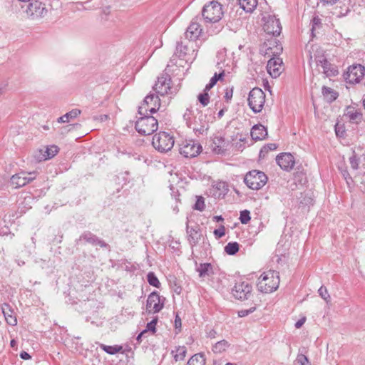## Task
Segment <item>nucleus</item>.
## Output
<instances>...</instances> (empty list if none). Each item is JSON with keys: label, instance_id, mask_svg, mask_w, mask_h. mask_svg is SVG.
I'll return each instance as SVG.
<instances>
[{"label": "nucleus", "instance_id": "0eeeda50", "mask_svg": "<svg viewBox=\"0 0 365 365\" xmlns=\"http://www.w3.org/2000/svg\"><path fill=\"white\" fill-rule=\"evenodd\" d=\"M207 116L201 110H197L194 115L193 120L190 125V128L193 130L196 135H206L209 128Z\"/></svg>", "mask_w": 365, "mask_h": 365}, {"label": "nucleus", "instance_id": "f3484780", "mask_svg": "<svg viewBox=\"0 0 365 365\" xmlns=\"http://www.w3.org/2000/svg\"><path fill=\"white\" fill-rule=\"evenodd\" d=\"M163 306L164 304L160 302V297L157 292H153L149 294L146 304L149 312L153 310V313H158L163 308Z\"/></svg>", "mask_w": 365, "mask_h": 365}, {"label": "nucleus", "instance_id": "c756f323", "mask_svg": "<svg viewBox=\"0 0 365 365\" xmlns=\"http://www.w3.org/2000/svg\"><path fill=\"white\" fill-rule=\"evenodd\" d=\"M81 113V110L77 108L73 109L71 111L66 113L65 115L59 117L57 120L58 123H67L71 119L76 118L78 115Z\"/></svg>", "mask_w": 365, "mask_h": 365}, {"label": "nucleus", "instance_id": "0e129e2a", "mask_svg": "<svg viewBox=\"0 0 365 365\" xmlns=\"http://www.w3.org/2000/svg\"><path fill=\"white\" fill-rule=\"evenodd\" d=\"M214 218L215 219V220L217 222H220V221H223V218L221 215L220 216H215Z\"/></svg>", "mask_w": 365, "mask_h": 365}, {"label": "nucleus", "instance_id": "f03ea898", "mask_svg": "<svg viewBox=\"0 0 365 365\" xmlns=\"http://www.w3.org/2000/svg\"><path fill=\"white\" fill-rule=\"evenodd\" d=\"M140 115L135 125V130L138 133L142 135H148L158 130V123L157 119L153 116L148 115L147 113H144V115Z\"/></svg>", "mask_w": 365, "mask_h": 365}, {"label": "nucleus", "instance_id": "f704fd0d", "mask_svg": "<svg viewBox=\"0 0 365 365\" xmlns=\"http://www.w3.org/2000/svg\"><path fill=\"white\" fill-rule=\"evenodd\" d=\"M230 346L229 343L226 340H221L217 341L212 348V351L215 353H222L226 350Z\"/></svg>", "mask_w": 365, "mask_h": 365}, {"label": "nucleus", "instance_id": "a878e982", "mask_svg": "<svg viewBox=\"0 0 365 365\" xmlns=\"http://www.w3.org/2000/svg\"><path fill=\"white\" fill-rule=\"evenodd\" d=\"M196 271L199 273V277L205 278L214 274L213 266L210 263H200L196 268Z\"/></svg>", "mask_w": 365, "mask_h": 365}, {"label": "nucleus", "instance_id": "5701e85b", "mask_svg": "<svg viewBox=\"0 0 365 365\" xmlns=\"http://www.w3.org/2000/svg\"><path fill=\"white\" fill-rule=\"evenodd\" d=\"M267 128L261 125H255L251 129V137L255 140H262L267 135Z\"/></svg>", "mask_w": 365, "mask_h": 365}, {"label": "nucleus", "instance_id": "13d9d810", "mask_svg": "<svg viewBox=\"0 0 365 365\" xmlns=\"http://www.w3.org/2000/svg\"><path fill=\"white\" fill-rule=\"evenodd\" d=\"M20 357L22 359H24V360H28V359H30L31 358V356H30V354L29 353H27L26 351H21L20 353Z\"/></svg>", "mask_w": 365, "mask_h": 365}, {"label": "nucleus", "instance_id": "20e7f679", "mask_svg": "<svg viewBox=\"0 0 365 365\" xmlns=\"http://www.w3.org/2000/svg\"><path fill=\"white\" fill-rule=\"evenodd\" d=\"M174 138L166 132H160L153 137V147L160 153L170 150L174 145Z\"/></svg>", "mask_w": 365, "mask_h": 365}, {"label": "nucleus", "instance_id": "9b49d317", "mask_svg": "<svg viewBox=\"0 0 365 365\" xmlns=\"http://www.w3.org/2000/svg\"><path fill=\"white\" fill-rule=\"evenodd\" d=\"M365 68L361 64L349 66L344 75L346 81L349 83H357L364 77Z\"/></svg>", "mask_w": 365, "mask_h": 365}, {"label": "nucleus", "instance_id": "4d7b16f0", "mask_svg": "<svg viewBox=\"0 0 365 365\" xmlns=\"http://www.w3.org/2000/svg\"><path fill=\"white\" fill-rule=\"evenodd\" d=\"M320 1L324 4V5H330V6H332L335 4H336L339 0H320Z\"/></svg>", "mask_w": 365, "mask_h": 365}, {"label": "nucleus", "instance_id": "423d86ee", "mask_svg": "<svg viewBox=\"0 0 365 365\" xmlns=\"http://www.w3.org/2000/svg\"><path fill=\"white\" fill-rule=\"evenodd\" d=\"M248 105L252 110L255 113H259L265 102V93L259 88H252L248 96Z\"/></svg>", "mask_w": 365, "mask_h": 365}, {"label": "nucleus", "instance_id": "774afa93", "mask_svg": "<svg viewBox=\"0 0 365 365\" xmlns=\"http://www.w3.org/2000/svg\"><path fill=\"white\" fill-rule=\"evenodd\" d=\"M318 21H319V19H317V18H314V19H313V22H314V24H317Z\"/></svg>", "mask_w": 365, "mask_h": 365}, {"label": "nucleus", "instance_id": "603ef678", "mask_svg": "<svg viewBox=\"0 0 365 365\" xmlns=\"http://www.w3.org/2000/svg\"><path fill=\"white\" fill-rule=\"evenodd\" d=\"M256 309L255 307H251L250 309H242L240 311L238 312V316L240 317H246L247 316L248 314L252 313L255 312V310Z\"/></svg>", "mask_w": 365, "mask_h": 365}, {"label": "nucleus", "instance_id": "cd10ccee", "mask_svg": "<svg viewBox=\"0 0 365 365\" xmlns=\"http://www.w3.org/2000/svg\"><path fill=\"white\" fill-rule=\"evenodd\" d=\"M240 6L246 12H252L257 6V0H237Z\"/></svg>", "mask_w": 365, "mask_h": 365}, {"label": "nucleus", "instance_id": "f8f14e48", "mask_svg": "<svg viewBox=\"0 0 365 365\" xmlns=\"http://www.w3.org/2000/svg\"><path fill=\"white\" fill-rule=\"evenodd\" d=\"M171 78L167 73H163L158 78L153 86L154 91L160 96L172 93L170 87Z\"/></svg>", "mask_w": 365, "mask_h": 365}, {"label": "nucleus", "instance_id": "1a4fd4ad", "mask_svg": "<svg viewBox=\"0 0 365 365\" xmlns=\"http://www.w3.org/2000/svg\"><path fill=\"white\" fill-rule=\"evenodd\" d=\"M180 153L185 158H195L202 151V146L193 140L183 141L180 145Z\"/></svg>", "mask_w": 365, "mask_h": 365}, {"label": "nucleus", "instance_id": "412c9836", "mask_svg": "<svg viewBox=\"0 0 365 365\" xmlns=\"http://www.w3.org/2000/svg\"><path fill=\"white\" fill-rule=\"evenodd\" d=\"M83 240L85 242L92 245H99L103 248H108L109 245L98 237L96 235L89 231H86L79 237V241Z\"/></svg>", "mask_w": 365, "mask_h": 365}, {"label": "nucleus", "instance_id": "ddd939ff", "mask_svg": "<svg viewBox=\"0 0 365 365\" xmlns=\"http://www.w3.org/2000/svg\"><path fill=\"white\" fill-rule=\"evenodd\" d=\"M251 292L252 286L246 282H237L232 290L234 297L240 300L247 299Z\"/></svg>", "mask_w": 365, "mask_h": 365}, {"label": "nucleus", "instance_id": "8fccbe9b", "mask_svg": "<svg viewBox=\"0 0 365 365\" xmlns=\"http://www.w3.org/2000/svg\"><path fill=\"white\" fill-rule=\"evenodd\" d=\"M224 75V71L220 73L219 74L215 73V75L210 80L209 83L214 86L219 80H221L222 78Z\"/></svg>", "mask_w": 365, "mask_h": 365}, {"label": "nucleus", "instance_id": "c03bdc74", "mask_svg": "<svg viewBox=\"0 0 365 365\" xmlns=\"http://www.w3.org/2000/svg\"><path fill=\"white\" fill-rule=\"evenodd\" d=\"M296 362L299 365H311V363L309 362L307 356L302 353H299L297 354Z\"/></svg>", "mask_w": 365, "mask_h": 365}, {"label": "nucleus", "instance_id": "69168bd1", "mask_svg": "<svg viewBox=\"0 0 365 365\" xmlns=\"http://www.w3.org/2000/svg\"><path fill=\"white\" fill-rule=\"evenodd\" d=\"M10 345L11 347L14 348L16 345V341L14 339L11 340Z\"/></svg>", "mask_w": 365, "mask_h": 365}, {"label": "nucleus", "instance_id": "72a5a7b5", "mask_svg": "<svg viewBox=\"0 0 365 365\" xmlns=\"http://www.w3.org/2000/svg\"><path fill=\"white\" fill-rule=\"evenodd\" d=\"M240 249V245L236 242H232L227 243V245L225 247V252L230 255H235Z\"/></svg>", "mask_w": 365, "mask_h": 365}, {"label": "nucleus", "instance_id": "de8ad7c7", "mask_svg": "<svg viewBox=\"0 0 365 365\" xmlns=\"http://www.w3.org/2000/svg\"><path fill=\"white\" fill-rule=\"evenodd\" d=\"M318 292L322 299H324L325 301L328 302V299L330 298V296L328 294L327 289L325 287L322 286L319 289Z\"/></svg>", "mask_w": 365, "mask_h": 365}, {"label": "nucleus", "instance_id": "5fc2aeb1", "mask_svg": "<svg viewBox=\"0 0 365 365\" xmlns=\"http://www.w3.org/2000/svg\"><path fill=\"white\" fill-rule=\"evenodd\" d=\"M232 95H233V89H232V88H227L226 91H225V100L227 102L229 101H230L231 98H232Z\"/></svg>", "mask_w": 365, "mask_h": 365}, {"label": "nucleus", "instance_id": "f257e3e1", "mask_svg": "<svg viewBox=\"0 0 365 365\" xmlns=\"http://www.w3.org/2000/svg\"><path fill=\"white\" fill-rule=\"evenodd\" d=\"M279 284L278 273L274 271L264 272L258 278L257 288L259 291L264 293H271L275 291Z\"/></svg>", "mask_w": 365, "mask_h": 365}, {"label": "nucleus", "instance_id": "393cba45", "mask_svg": "<svg viewBox=\"0 0 365 365\" xmlns=\"http://www.w3.org/2000/svg\"><path fill=\"white\" fill-rule=\"evenodd\" d=\"M1 309L6 322L11 326L16 325L17 320L11 307L8 304H4Z\"/></svg>", "mask_w": 365, "mask_h": 365}, {"label": "nucleus", "instance_id": "473e14b6", "mask_svg": "<svg viewBox=\"0 0 365 365\" xmlns=\"http://www.w3.org/2000/svg\"><path fill=\"white\" fill-rule=\"evenodd\" d=\"M101 348L106 351L107 354L113 355L118 352H120L123 349L122 346L115 345V346H108L105 344H101Z\"/></svg>", "mask_w": 365, "mask_h": 365}, {"label": "nucleus", "instance_id": "338daca9", "mask_svg": "<svg viewBox=\"0 0 365 365\" xmlns=\"http://www.w3.org/2000/svg\"><path fill=\"white\" fill-rule=\"evenodd\" d=\"M224 112H225V111H224V110H223V109H221V110L218 112V113H217L218 117H219V118L222 117V116H223V115H224Z\"/></svg>", "mask_w": 365, "mask_h": 365}, {"label": "nucleus", "instance_id": "a211bd4d", "mask_svg": "<svg viewBox=\"0 0 365 365\" xmlns=\"http://www.w3.org/2000/svg\"><path fill=\"white\" fill-rule=\"evenodd\" d=\"M186 231L187 234V240L190 245L192 247L196 245L201 240L202 237L199 225L195 224L194 226H190L187 221L186 223Z\"/></svg>", "mask_w": 365, "mask_h": 365}, {"label": "nucleus", "instance_id": "6e6552de", "mask_svg": "<svg viewBox=\"0 0 365 365\" xmlns=\"http://www.w3.org/2000/svg\"><path fill=\"white\" fill-rule=\"evenodd\" d=\"M26 12L30 19L37 20L44 17L48 10L44 3L34 0L29 4Z\"/></svg>", "mask_w": 365, "mask_h": 365}, {"label": "nucleus", "instance_id": "052dcab7", "mask_svg": "<svg viewBox=\"0 0 365 365\" xmlns=\"http://www.w3.org/2000/svg\"><path fill=\"white\" fill-rule=\"evenodd\" d=\"M217 334V332L214 329H211L208 333H207V336L210 337V338H215V336Z\"/></svg>", "mask_w": 365, "mask_h": 365}, {"label": "nucleus", "instance_id": "2eb2a0df", "mask_svg": "<svg viewBox=\"0 0 365 365\" xmlns=\"http://www.w3.org/2000/svg\"><path fill=\"white\" fill-rule=\"evenodd\" d=\"M200 18L196 16L194 18L188 28L187 29L185 36L186 38L189 39V41H195L197 40L200 34H202V29L199 23Z\"/></svg>", "mask_w": 365, "mask_h": 365}, {"label": "nucleus", "instance_id": "bf43d9fd", "mask_svg": "<svg viewBox=\"0 0 365 365\" xmlns=\"http://www.w3.org/2000/svg\"><path fill=\"white\" fill-rule=\"evenodd\" d=\"M147 333V330H143L138 335V336L136 337V340L138 341V344H140L141 342V338L144 336L145 334Z\"/></svg>", "mask_w": 365, "mask_h": 365}, {"label": "nucleus", "instance_id": "4be33fe9", "mask_svg": "<svg viewBox=\"0 0 365 365\" xmlns=\"http://www.w3.org/2000/svg\"><path fill=\"white\" fill-rule=\"evenodd\" d=\"M316 63L317 66H321L322 68V72L327 76H334L338 73L337 70H336L333 67L332 64L324 56H320L318 58H316Z\"/></svg>", "mask_w": 365, "mask_h": 365}, {"label": "nucleus", "instance_id": "2f4dec72", "mask_svg": "<svg viewBox=\"0 0 365 365\" xmlns=\"http://www.w3.org/2000/svg\"><path fill=\"white\" fill-rule=\"evenodd\" d=\"M187 365H205V359L202 354L193 355L187 361Z\"/></svg>", "mask_w": 365, "mask_h": 365}, {"label": "nucleus", "instance_id": "6ab92c4d", "mask_svg": "<svg viewBox=\"0 0 365 365\" xmlns=\"http://www.w3.org/2000/svg\"><path fill=\"white\" fill-rule=\"evenodd\" d=\"M276 161L279 166L286 171L292 170L295 163L294 156L289 153H283L278 155Z\"/></svg>", "mask_w": 365, "mask_h": 365}, {"label": "nucleus", "instance_id": "680f3d73", "mask_svg": "<svg viewBox=\"0 0 365 365\" xmlns=\"http://www.w3.org/2000/svg\"><path fill=\"white\" fill-rule=\"evenodd\" d=\"M80 126H81V125H80V124H78V123L71 124V125H68V127H69V128H68L67 130H68V131H70V130H73V129H75V128H78V127H80Z\"/></svg>", "mask_w": 365, "mask_h": 365}, {"label": "nucleus", "instance_id": "49530a36", "mask_svg": "<svg viewBox=\"0 0 365 365\" xmlns=\"http://www.w3.org/2000/svg\"><path fill=\"white\" fill-rule=\"evenodd\" d=\"M193 208L197 210L202 211L205 209V202L202 197H199L195 205Z\"/></svg>", "mask_w": 365, "mask_h": 365}, {"label": "nucleus", "instance_id": "dca6fc26", "mask_svg": "<svg viewBox=\"0 0 365 365\" xmlns=\"http://www.w3.org/2000/svg\"><path fill=\"white\" fill-rule=\"evenodd\" d=\"M263 29L268 34H272L274 36H279L282 31L279 19H277L274 16H269L264 24Z\"/></svg>", "mask_w": 365, "mask_h": 365}, {"label": "nucleus", "instance_id": "09e8293b", "mask_svg": "<svg viewBox=\"0 0 365 365\" xmlns=\"http://www.w3.org/2000/svg\"><path fill=\"white\" fill-rule=\"evenodd\" d=\"M349 163L351 164V167L354 170H357L359 168V159L356 157V155H353L349 158Z\"/></svg>", "mask_w": 365, "mask_h": 365}, {"label": "nucleus", "instance_id": "7c9ffc66", "mask_svg": "<svg viewBox=\"0 0 365 365\" xmlns=\"http://www.w3.org/2000/svg\"><path fill=\"white\" fill-rule=\"evenodd\" d=\"M322 94L324 97L327 99L329 103L335 101L338 97V93L335 91L334 89L324 86L322 87Z\"/></svg>", "mask_w": 365, "mask_h": 365}, {"label": "nucleus", "instance_id": "e433bc0d", "mask_svg": "<svg viewBox=\"0 0 365 365\" xmlns=\"http://www.w3.org/2000/svg\"><path fill=\"white\" fill-rule=\"evenodd\" d=\"M277 148V145L275 143H268L263 146L259 152V158H264L269 151L274 150Z\"/></svg>", "mask_w": 365, "mask_h": 365}, {"label": "nucleus", "instance_id": "58836bf2", "mask_svg": "<svg viewBox=\"0 0 365 365\" xmlns=\"http://www.w3.org/2000/svg\"><path fill=\"white\" fill-rule=\"evenodd\" d=\"M176 354L174 355L175 361L183 360L185 357L187 349L185 346H179L176 349Z\"/></svg>", "mask_w": 365, "mask_h": 365}, {"label": "nucleus", "instance_id": "c9c22d12", "mask_svg": "<svg viewBox=\"0 0 365 365\" xmlns=\"http://www.w3.org/2000/svg\"><path fill=\"white\" fill-rule=\"evenodd\" d=\"M188 50V45L185 44L182 41L178 42L176 53L179 57H184L187 53Z\"/></svg>", "mask_w": 365, "mask_h": 365}, {"label": "nucleus", "instance_id": "4468645a", "mask_svg": "<svg viewBox=\"0 0 365 365\" xmlns=\"http://www.w3.org/2000/svg\"><path fill=\"white\" fill-rule=\"evenodd\" d=\"M35 178V172H21L18 174L12 175V177L11 178V182L12 185H14L16 187H21L33 181Z\"/></svg>", "mask_w": 365, "mask_h": 365}, {"label": "nucleus", "instance_id": "b1692460", "mask_svg": "<svg viewBox=\"0 0 365 365\" xmlns=\"http://www.w3.org/2000/svg\"><path fill=\"white\" fill-rule=\"evenodd\" d=\"M228 185L225 182H218L212 187V195L215 198H223L228 192Z\"/></svg>", "mask_w": 365, "mask_h": 365}, {"label": "nucleus", "instance_id": "e2e57ef3", "mask_svg": "<svg viewBox=\"0 0 365 365\" xmlns=\"http://www.w3.org/2000/svg\"><path fill=\"white\" fill-rule=\"evenodd\" d=\"M213 87V86L212 84H210V83H207L204 89V91L203 92H207L208 93V91Z\"/></svg>", "mask_w": 365, "mask_h": 365}, {"label": "nucleus", "instance_id": "4c0bfd02", "mask_svg": "<svg viewBox=\"0 0 365 365\" xmlns=\"http://www.w3.org/2000/svg\"><path fill=\"white\" fill-rule=\"evenodd\" d=\"M195 114L194 113L193 110L190 108H187L184 115H183V119L185 121L187 127H190V125L193 120L194 115Z\"/></svg>", "mask_w": 365, "mask_h": 365}, {"label": "nucleus", "instance_id": "6e6d98bb", "mask_svg": "<svg viewBox=\"0 0 365 365\" xmlns=\"http://www.w3.org/2000/svg\"><path fill=\"white\" fill-rule=\"evenodd\" d=\"M306 322V317H302L295 323V327L297 329L301 328Z\"/></svg>", "mask_w": 365, "mask_h": 365}, {"label": "nucleus", "instance_id": "bb28decb", "mask_svg": "<svg viewBox=\"0 0 365 365\" xmlns=\"http://www.w3.org/2000/svg\"><path fill=\"white\" fill-rule=\"evenodd\" d=\"M225 139L222 137H215L212 145V150L217 154L223 153L225 148Z\"/></svg>", "mask_w": 365, "mask_h": 365}, {"label": "nucleus", "instance_id": "c85d7f7f", "mask_svg": "<svg viewBox=\"0 0 365 365\" xmlns=\"http://www.w3.org/2000/svg\"><path fill=\"white\" fill-rule=\"evenodd\" d=\"M346 115L349 117L352 122L358 123L362 119V114L360 111L354 109V108L348 106L346 108Z\"/></svg>", "mask_w": 365, "mask_h": 365}, {"label": "nucleus", "instance_id": "864d4df0", "mask_svg": "<svg viewBox=\"0 0 365 365\" xmlns=\"http://www.w3.org/2000/svg\"><path fill=\"white\" fill-rule=\"evenodd\" d=\"M181 326H182L181 319L178 316V314H177L175 317V329L178 330L177 331V333H178L181 331Z\"/></svg>", "mask_w": 365, "mask_h": 365}, {"label": "nucleus", "instance_id": "37998d69", "mask_svg": "<svg viewBox=\"0 0 365 365\" xmlns=\"http://www.w3.org/2000/svg\"><path fill=\"white\" fill-rule=\"evenodd\" d=\"M197 99L203 106H207L210 103V96L207 92L200 93L197 96Z\"/></svg>", "mask_w": 365, "mask_h": 365}, {"label": "nucleus", "instance_id": "a18cd8bd", "mask_svg": "<svg viewBox=\"0 0 365 365\" xmlns=\"http://www.w3.org/2000/svg\"><path fill=\"white\" fill-rule=\"evenodd\" d=\"M158 322V318L153 319L151 322H148L146 325V329L145 330H147V332L148 331H151L153 334H155L156 331V324Z\"/></svg>", "mask_w": 365, "mask_h": 365}, {"label": "nucleus", "instance_id": "79ce46f5", "mask_svg": "<svg viewBox=\"0 0 365 365\" xmlns=\"http://www.w3.org/2000/svg\"><path fill=\"white\" fill-rule=\"evenodd\" d=\"M251 219L250 212L247 210L240 212V220L242 224H247Z\"/></svg>", "mask_w": 365, "mask_h": 365}, {"label": "nucleus", "instance_id": "a19ab883", "mask_svg": "<svg viewBox=\"0 0 365 365\" xmlns=\"http://www.w3.org/2000/svg\"><path fill=\"white\" fill-rule=\"evenodd\" d=\"M58 147L56 145H51L50 148H46L45 151L46 155H43L44 159H49L55 156L58 153Z\"/></svg>", "mask_w": 365, "mask_h": 365}, {"label": "nucleus", "instance_id": "7ed1b4c3", "mask_svg": "<svg viewBox=\"0 0 365 365\" xmlns=\"http://www.w3.org/2000/svg\"><path fill=\"white\" fill-rule=\"evenodd\" d=\"M222 4L214 0L206 4L202 10V16L206 22H217L222 19Z\"/></svg>", "mask_w": 365, "mask_h": 365}, {"label": "nucleus", "instance_id": "9d476101", "mask_svg": "<svg viewBox=\"0 0 365 365\" xmlns=\"http://www.w3.org/2000/svg\"><path fill=\"white\" fill-rule=\"evenodd\" d=\"M160 99L154 93H150L145 98L143 104L138 108V113L144 115V113L150 112V114L155 113L160 107Z\"/></svg>", "mask_w": 365, "mask_h": 365}, {"label": "nucleus", "instance_id": "ea45409f", "mask_svg": "<svg viewBox=\"0 0 365 365\" xmlns=\"http://www.w3.org/2000/svg\"><path fill=\"white\" fill-rule=\"evenodd\" d=\"M147 279H148V283L156 287V288H159L160 286V283L158 279V277H156V275L153 273V272H149L147 275Z\"/></svg>", "mask_w": 365, "mask_h": 365}, {"label": "nucleus", "instance_id": "39448f33", "mask_svg": "<svg viewBox=\"0 0 365 365\" xmlns=\"http://www.w3.org/2000/svg\"><path fill=\"white\" fill-rule=\"evenodd\" d=\"M267 175L262 171L253 170L248 172L244 178V182L252 190L261 189L267 182Z\"/></svg>", "mask_w": 365, "mask_h": 365}, {"label": "nucleus", "instance_id": "3c124183", "mask_svg": "<svg viewBox=\"0 0 365 365\" xmlns=\"http://www.w3.org/2000/svg\"><path fill=\"white\" fill-rule=\"evenodd\" d=\"M214 235L217 239H220L225 236V228L223 225L220 226L218 229H215L214 230Z\"/></svg>", "mask_w": 365, "mask_h": 365}, {"label": "nucleus", "instance_id": "aec40b11", "mask_svg": "<svg viewBox=\"0 0 365 365\" xmlns=\"http://www.w3.org/2000/svg\"><path fill=\"white\" fill-rule=\"evenodd\" d=\"M282 60L279 58H272L267 62V70L272 78H277L283 71Z\"/></svg>", "mask_w": 365, "mask_h": 365}]
</instances>
